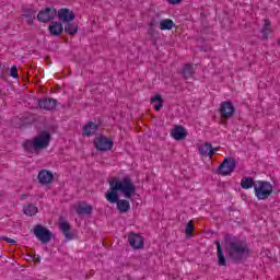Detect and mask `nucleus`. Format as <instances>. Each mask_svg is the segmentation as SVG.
Masks as SVG:
<instances>
[{
    "instance_id": "obj_33",
    "label": "nucleus",
    "mask_w": 280,
    "mask_h": 280,
    "mask_svg": "<svg viewBox=\"0 0 280 280\" xmlns=\"http://www.w3.org/2000/svg\"><path fill=\"white\" fill-rule=\"evenodd\" d=\"M261 34H262V40H268V36H270V28H262Z\"/></svg>"
},
{
    "instance_id": "obj_18",
    "label": "nucleus",
    "mask_w": 280,
    "mask_h": 280,
    "mask_svg": "<svg viewBox=\"0 0 280 280\" xmlns=\"http://www.w3.org/2000/svg\"><path fill=\"white\" fill-rule=\"evenodd\" d=\"M171 136L176 141H183V139H186L187 137V130H185V127L179 125L172 130Z\"/></svg>"
},
{
    "instance_id": "obj_30",
    "label": "nucleus",
    "mask_w": 280,
    "mask_h": 280,
    "mask_svg": "<svg viewBox=\"0 0 280 280\" xmlns=\"http://www.w3.org/2000/svg\"><path fill=\"white\" fill-rule=\"evenodd\" d=\"M22 119L24 121V126H30L31 124H34L36 121V116L34 114L22 116Z\"/></svg>"
},
{
    "instance_id": "obj_36",
    "label": "nucleus",
    "mask_w": 280,
    "mask_h": 280,
    "mask_svg": "<svg viewBox=\"0 0 280 280\" xmlns=\"http://www.w3.org/2000/svg\"><path fill=\"white\" fill-rule=\"evenodd\" d=\"M2 240H4L5 242H8V244H16V241L10 238V237H2Z\"/></svg>"
},
{
    "instance_id": "obj_43",
    "label": "nucleus",
    "mask_w": 280,
    "mask_h": 280,
    "mask_svg": "<svg viewBox=\"0 0 280 280\" xmlns=\"http://www.w3.org/2000/svg\"><path fill=\"white\" fill-rule=\"evenodd\" d=\"M38 82H40L39 80L36 81V84H38Z\"/></svg>"
},
{
    "instance_id": "obj_42",
    "label": "nucleus",
    "mask_w": 280,
    "mask_h": 280,
    "mask_svg": "<svg viewBox=\"0 0 280 280\" xmlns=\"http://www.w3.org/2000/svg\"><path fill=\"white\" fill-rule=\"evenodd\" d=\"M278 45L280 46V39L278 40Z\"/></svg>"
},
{
    "instance_id": "obj_15",
    "label": "nucleus",
    "mask_w": 280,
    "mask_h": 280,
    "mask_svg": "<svg viewBox=\"0 0 280 280\" xmlns=\"http://www.w3.org/2000/svg\"><path fill=\"white\" fill-rule=\"evenodd\" d=\"M74 209L78 215H91L93 213V206L88 205L84 201L74 206Z\"/></svg>"
},
{
    "instance_id": "obj_16",
    "label": "nucleus",
    "mask_w": 280,
    "mask_h": 280,
    "mask_svg": "<svg viewBox=\"0 0 280 280\" xmlns=\"http://www.w3.org/2000/svg\"><path fill=\"white\" fill-rule=\"evenodd\" d=\"M57 104L58 101L55 98H44L38 101V107L43 108V110H54L56 109Z\"/></svg>"
},
{
    "instance_id": "obj_35",
    "label": "nucleus",
    "mask_w": 280,
    "mask_h": 280,
    "mask_svg": "<svg viewBox=\"0 0 280 280\" xmlns=\"http://www.w3.org/2000/svg\"><path fill=\"white\" fill-rule=\"evenodd\" d=\"M171 5H178V3H183V0H167Z\"/></svg>"
},
{
    "instance_id": "obj_11",
    "label": "nucleus",
    "mask_w": 280,
    "mask_h": 280,
    "mask_svg": "<svg viewBox=\"0 0 280 280\" xmlns=\"http://www.w3.org/2000/svg\"><path fill=\"white\" fill-rule=\"evenodd\" d=\"M57 16L62 23H69L75 20V13L67 8L59 9Z\"/></svg>"
},
{
    "instance_id": "obj_29",
    "label": "nucleus",
    "mask_w": 280,
    "mask_h": 280,
    "mask_svg": "<svg viewBox=\"0 0 280 280\" xmlns=\"http://www.w3.org/2000/svg\"><path fill=\"white\" fill-rule=\"evenodd\" d=\"M23 212L25 215H36V207L34 205L24 206Z\"/></svg>"
},
{
    "instance_id": "obj_22",
    "label": "nucleus",
    "mask_w": 280,
    "mask_h": 280,
    "mask_svg": "<svg viewBox=\"0 0 280 280\" xmlns=\"http://www.w3.org/2000/svg\"><path fill=\"white\" fill-rule=\"evenodd\" d=\"M79 25L75 22H66L65 32L69 34V36H75L78 34Z\"/></svg>"
},
{
    "instance_id": "obj_37",
    "label": "nucleus",
    "mask_w": 280,
    "mask_h": 280,
    "mask_svg": "<svg viewBox=\"0 0 280 280\" xmlns=\"http://www.w3.org/2000/svg\"><path fill=\"white\" fill-rule=\"evenodd\" d=\"M264 28L265 30H270V20H265Z\"/></svg>"
},
{
    "instance_id": "obj_24",
    "label": "nucleus",
    "mask_w": 280,
    "mask_h": 280,
    "mask_svg": "<svg viewBox=\"0 0 280 280\" xmlns=\"http://www.w3.org/2000/svg\"><path fill=\"white\" fill-rule=\"evenodd\" d=\"M23 148L25 152L34 153V151L36 150V137L32 138V140H26L23 143Z\"/></svg>"
},
{
    "instance_id": "obj_31",
    "label": "nucleus",
    "mask_w": 280,
    "mask_h": 280,
    "mask_svg": "<svg viewBox=\"0 0 280 280\" xmlns=\"http://www.w3.org/2000/svg\"><path fill=\"white\" fill-rule=\"evenodd\" d=\"M196 228L194 225V221H189L187 224H186V236L187 237H191V232L195 231Z\"/></svg>"
},
{
    "instance_id": "obj_2",
    "label": "nucleus",
    "mask_w": 280,
    "mask_h": 280,
    "mask_svg": "<svg viewBox=\"0 0 280 280\" xmlns=\"http://www.w3.org/2000/svg\"><path fill=\"white\" fill-rule=\"evenodd\" d=\"M225 242L229 244L228 257L232 259L234 264H242V261L250 255V248H248V243H246V241L226 235Z\"/></svg>"
},
{
    "instance_id": "obj_20",
    "label": "nucleus",
    "mask_w": 280,
    "mask_h": 280,
    "mask_svg": "<svg viewBox=\"0 0 280 280\" xmlns=\"http://www.w3.org/2000/svg\"><path fill=\"white\" fill-rule=\"evenodd\" d=\"M22 18L26 19L27 25H34V19H36V11H34V9L24 8Z\"/></svg>"
},
{
    "instance_id": "obj_6",
    "label": "nucleus",
    "mask_w": 280,
    "mask_h": 280,
    "mask_svg": "<svg viewBox=\"0 0 280 280\" xmlns=\"http://www.w3.org/2000/svg\"><path fill=\"white\" fill-rule=\"evenodd\" d=\"M51 141V133L47 130H42L36 137V154L45 148H49Z\"/></svg>"
},
{
    "instance_id": "obj_26",
    "label": "nucleus",
    "mask_w": 280,
    "mask_h": 280,
    "mask_svg": "<svg viewBox=\"0 0 280 280\" xmlns=\"http://www.w3.org/2000/svg\"><path fill=\"white\" fill-rule=\"evenodd\" d=\"M154 102H158V104L154 105V109L155 110H161V108H163V104H164V100L161 96V94H156L153 97H151V104H154Z\"/></svg>"
},
{
    "instance_id": "obj_38",
    "label": "nucleus",
    "mask_w": 280,
    "mask_h": 280,
    "mask_svg": "<svg viewBox=\"0 0 280 280\" xmlns=\"http://www.w3.org/2000/svg\"><path fill=\"white\" fill-rule=\"evenodd\" d=\"M31 233H34V235H36V225L33 226V229L31 230Z\"/></svg>"
},
{
    "instance_id": "obj_5",
    "label": "nucleus",
    "mask_w": 280,
    "mask_h": 280,
    "mask_svg": "<svg viewBox=\"0 0 280 280\" xmlns=\"http://www.w3.org/2000/svg\"><path fill=\"white\" fill-rule=\"evenodd\" d=\"M113 145H115V142L110 138L100 136L94 139V148L98 152H108L109 150H113Z\"/></svg>"
},
{
    "instance_id": "obj_9",
    "label": "nucleus",
    "mask_w": 280,
    "mask_h": 280,
    "mask_svg": "<svg viewBox=\"0 0 280 280\" xmlns=\"http://www.w3.org/2000/svg\"><path fill=\"white\" fill-rule=\"evenodd\" d=\"M219 113L221 114V117L224 119H231L233 115H235V106H233V102L225 101L221 103Z\"/></svg>"
},
{
    "instance_id": "obj_12",
    "label": "nucleus",
    "mask_w": 280,
    "mask_h": 280,
    "mask_svg": "<svg viewBox=\"0 0 280 280\" xmlns=\"http://www.w3.org/2000/svg\"><path fill=\"white\" fill-rule=\"evenodd\" d=\"M58 226L63 233L66 240H73V235L71 234V224L65 220V217H59Z\"/></svg>"
},
{
    "instance_id": "obj_41",
    "label": "nucleus",
    "mask_w": 280,
    "mask_h": 280,
    "mask_svg": "<svg viewBox=\"0 0 280 280\" xmlns=\"http://www.w3.org/2000/svg\"><path fill=\"white\" fill-rule=\"evenodd\" d=\"M152 32H154L152 28H149V34H152Z\"/></svg>"
},
{
    "instance_id": "obj_23",
    "label": "nucleus",
    "mask_w": 280,
    "mask_h": 280,
    "mask_svg": "<svg viewBox=\"0 0 280 280\" xmlns=\"http://www.w3.org/2000/svg\"><path fill=\"white\" fill-rule=\"evenodd\" d=\"M241 187L242 189H252V187H257L255 184V179L253 177H243L241 179Z\"/></svg>"
},
{
    "instance_id": "obj_4",
    "label": "nucleus",
    "mask_w": 280,
    "mask_h": 280,
    "mask_svg": "<svg viewBox=\"0 0 280 280\" xmlns=\"http://www.w3.org/2000/svg\"><path fill=\"white\" fill-rule=\"evenodd\" d=\"M236 165L237 162L234 158H225L219 165L218 172L221 174V176H229V174H233V172H235Z\"/></svg>"
},
{
    "instance_id": "obj_39",
    "label": "nucleus",
    "mask_w": 280,
    "mask_h": 280,
    "mask_svg": "<svg viewBox=\"0 0 280 280\" xmlns=\"http://www.w3.org/2000/svg\"><path fill=\"white\" fill-rule=\"evenodd\" d=\"M36 264H40V256L36 257Z\"/></svg>"
},
{
    "instance_id": "obj_34",
    "label": "nucleus",
    "mask_w": 280,
    "mask_h": 280,
    "mask_svg": "<svg viewBox=\"0 0 280 280\" xmlns=\"http://www.w3.org/2000/svg\"><path fill=\"white\" fill-rule=\"evenodd\" d=\"M26 257H27V258H26L27 261H34V262H36V254L27 255Z\"/></svg>"
},
{
    "instance_id": "obj_40",
    "label": "nucleus",
    "mask_w": 280,
    "mask_h": 280,
    "mask_svg": "<svg viewBox=\"0 0 280 280\" xmlns=\"http://www.w3.org/2000/svg\"><path fill=\"white\" fill-rule=\"evenodd\" d=\"M156 24V21H151L150 22V26L152 27L153 25H155Z\"/></svg>"
},
{
    "instance_id": "obj_19",
    "label": "nucleus",
    "mask_w": 280,
    "mask_h": 280,
    "mask_svg": "<svg viewBox=\"0 0 280 280\" xmlns=\"http://www.w3.org/2000/svg\"><path fill=\"white\" fill-rule=\"evenodd\" d=\"M199 154H201V156H209L210 159H213V154H215V149H213V145H211V143L206 142L205 144L199 147Z\"/></svg>"
},
{
    "instance_id": "obj_27",
    "label": "nucleus",
    "mask_w": 280,
    "mask_h": 280,
    "mask_svg": "<svg viewBox=\"0 0 280 280\" xmlns=\"http://www.w3.org/2000/svg\"><path fill=\"white\" fill-rule=\"evenodd\" d=\"M174 27V21L171 19H165L160 22V30L165 31V30H172Z\"/></svg>"
},
{
    "instance_id": "obj_28",
    "label": "nucleus",
    "mask_w": 280,
    "mask_h": 280,
    "mask_svg": "<svg viewBox=\"0 0 280 280\" xmlns=\"http://www.w3.org/2000/svg\"><path fill=\"white\" fill-rule=\"evenodd\" d=\"M11 125L13 126V128H23V126H25V122L23 121V116L12 118Z\"/></svg>"
},
{
    "instance_id": "obj_17",
    "label": "nucleus",
    "mask_w": 280,
    "mask_h": 280,
    "mask_svg": "<svg viewBox=\"0 0 280 280\" xmlns=\"http://www.w3.org/2000/svg\"><path fill=\"white\" fill-rule=\"evenodd\" d=\"M100 130V125L90 121L85 126H83L82 135L83 137H93Z\"/></svg>"
},
{
    "instance_id": "obj_7",
    "label": "nucleus",
    "mask_w": 280,
    "mask_h": 280,
    "mask_svg": "<svg viewBox=\"0 0 280 280\" xmlns=\"http://www.w3.org/2000/svg\"><path fill=\"white\" fill-rule=\"evenodd\" d=\"M57 16H58V11L55 8H46L38 12L37 20L40 23H49V21H54V19Z\"/></svg>"
},
{
    "instance_id": "obj_21",
    "label": "nucleus",
    "mask_w": 280,
    "mask_h": 280,
    "mask_svg": "<svg viewBox=\"0 0 280 280\" xmlns=\"http://www.w3.org/2000/svg\"><path fill=\"white\" fill-rule=\"evenodd\" d=\"M215 246L219 266H226V258L224 257V252L222 250V245L220 244V241H215Z\"/></svg>"
},
{
    "instance_id": "obj_3",
    "label": "nucleus",
    "mask_w": 280,
    "mask_h": 280,
    "mask_svg": "<svg viewBox=\"0 0 280 280\" xmlns=\"http://www.w3.org/2000/svg\"><path fill=\"white\" fill-rule=\"evenodd\" d=\"M255 194L258 200H266L270 198V195L272 194V184L259 180L258 186H255Z\"/></svg>"
},
{
    "instance_id": "obj_8",
    "label": "nucleus",
    "mask_w": 280,
    "mask_h": 280,
    "mask_svg": "<svg viewBox=\"0 0 280 280\" xmlns=\"http://www.w3.org/2000/svg\"><path fill=\"white\" fill-rule=\"evenodd\" d=\"M36 237L43 243V244H49L51 242V238L54 237V233L49 231V229L37 224L36 225Z\"/></svg>"
},
{
    "instance_id": "obj_14",
    "label": "nucleus",
    "mask_w": 280,
    "mask_h": 280,
    "mask_svg": "<svg viewBox=\"0 0 280 280\" xmlns=\"http://www.w3.org/2000/svg\"><path fill=\"white\" fill-rule=\"evenodd\" d=\"M37 178L40 185H51L54 180V173H51V171L42 170L38 173Z\"/></svg>"
},
{
    "instance_id": "obj_32",
    "label": "nucleus",
    "mask_w": 280,
    "mask_h": 280,
    "mask_svg": "<svg viewBox=\"0 0 280 280\" xmlns=\"http://www.w3.org/2000/svg\"><path fill=\"white\" fill-rule=\"evenodd\" d=\"M10 75L11 78H19V68L16 66L11 67Z\"/></svg>"
},
{
    "instance_id": "obj_13",
    "label": "nucleus",
    "mask_w": 280,
    "mask_h": 280,
    "mask_svg": "<svg viewBox=\"0 0 280 280\" xmlns=\"http://www.w3.org/2000/svg\"><path fill=\"white\" fill-rule=\"evenodd\" d=\"M48 32L50 36H61V34L65 32V26H62L61 22L58 21H51L48 25Z\"/></svg>"
},
{
    "instance_id": "obj_25",
    "label": "nucleus",
    "mask_w": 280,
    "mask_h": 280,
    "mask_svg": "<svg viewBox=\"0 0 280 280\" xmlns=\"http://www.w3.org/2000/svg\"><path fill=\"white\" fill-rule=\"evenodd\" d=\"M194 66L186 63L184 68L182 69V75L184 77L185 80L191 78L194 75Z\"/></svg>"
},
{
    "instance_id": "obj_10",
    "label": "nucleus",
    "mask_w": 280,
    "mask_h": 280,
    "mask_svg": "<svg viewBox=\"0 0 280 280\" xmlns=\"http://www.w3.org/2000/svg\"><path fill=\"white\" fill-rule=\"evenodd\" d=\"M128 243H129V246H131V248L139 250L143 248V244H144L143 236L135 232H130L128 234Z\"/></svg>"
},
{
    "instance_id": "obj_1",
    "label": "nucleus",
    "mask_w": 280,
    "mask_h": 280,
    "mask_svg": "<svg viewBox=\"0 0 280 280\" xmlns=\"http://www.w3.org/2000/svg\"><path fill=\"white\" fill-rule=\"evenodd\" d=\"M119 192L128 200L119 199ZM135 194H137V186H135L130 176H125L122 179L114 177L109 180V189L107 194H105V198L110 205H117V209L120 213H128V211H130L129 200Z\"/></svg>"
}]
</instances>
